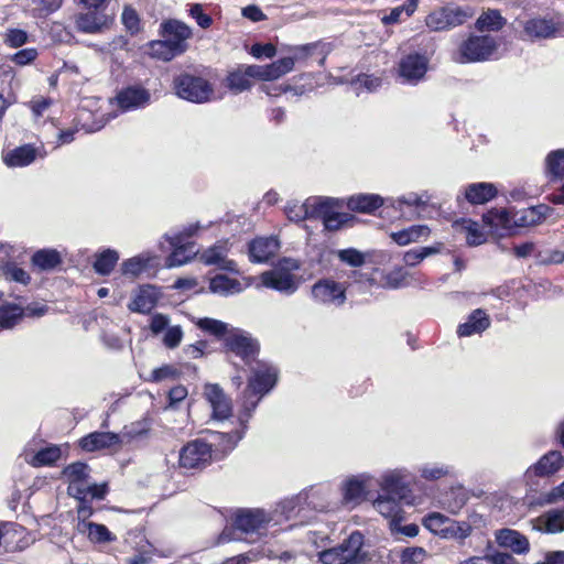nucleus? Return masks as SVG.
Wrapping results in <instances>:
<instances>
[{"label":"nucleus","instance_id":"f257e3e1","mask_svg":"<svg viewBox=\"0 0 564 564\" xmlns=\"http://www.w3.org/2000/svg\"><path fill=\"white\" fill-rule=\"evenodd\" d=\"M272 518L262 509H241L235 513L231 527H226L219 535V543L248 540L254 542L264 535Z\"/></svg>","mask_w":564,"mask_h":564},{"label":"nucleus","instance_id":"f03ea898","mask_svg":"<svg viewBox=\"0 0 564 564\" xmlns=\"http://www.w3.org/2000/svg\"><path fill=\"white\" fill-rule=\"evenodd\" d=\"M551 208L547 205L540 204L536 206L522 208L519 210L494 209L484 214L482 219L491 227H533L545 220Z\"/></svg>","mask_w":564,"mask_h":564},{"label":"nucleus","instance_id":"7ed1b4c3","mask_svg":"<svg viewBox=\"0 0 564 564\" xmlns=\"http://www.w3.org/2000/svg\"><path fill=\"white\" fill-rule=\"evenodd\" d=\"M175 95L193 104H205L213 99L214 87L198 68L183 70L173 78Z\"/></svg>","mask_w":564,"mask_h":564},{"label":"nucleus","instance_id":"20e7f679","mask_svg":"<svg viewBox=\"0 0 564 564\" xmlns=\"http://www.w3.org/2000/svg\"><path fill=\"white\" fill-rule=\"evenodd\" d=\"M299 269L300 263L297 260L284 258L272 269L262 272L260 280L262 285L268 289L284 295H292L300 286V280L294 273Z\"/></svg>","mask_w":564,"mask_h":564},{"label":"nucleus","instance_id":"39448f33","mask_svg":"<svg viewBox=\"0 0 564 564\" xmlns=\"http://www.w3.org/2000/svg\"><path fill=\"white\" fill-rule=\"evenodd\" d=\"M500 44L496 36L471 34L460 43L456 61L462 64L489 61L496 57Z\"/></svg>","mask_w":564,"mask_h":564},{"label":"nucleus","instance_id":"423d86ee","mask_svg":"<svg viewBox=\"0 0 564 564\" xmlns=\"http://www.w3.org/2000/svg\"><path fill=\"white\" fill-rule=\"evenodd\" d=\"M362 545L364 535L354 531L337 546L319 552L318 558L323 564H359L365 558Z\"/></svg>","mask_w":564,"mask_h":564},{"label":"nucleus","instance_id":"0eeeda50","mask_svg":"<svg viewBox=\"0 0 564 564\" xmlns=\"http://www.w3.org/2000/svg\"><path fill=\"white\" fill-rule=\"evenodd\" d=\"M198 224H191L182 230L165 235L166 240L173 247L172 253L166 258V267H181L197 256L198 249L189 239L197 232Z\"/></svg>","mask_w":564,"mask_h":564},{"label":"nucleus","instance_id":"6e6552de","mask_svg":"<svg viewBox=\"0 0 564 564\" xmlns=\"http://www.w3.org/2000/svg\"><path fill=\"white\" fill-rule=\"evenodd\" d=\"M473 15L474 10L470 7L449 3L431 11L425 18V25L433 32L449 31L463 25Z\"/></svg>","mask_w":564,"mask_h":564},{"label":"nucleus","instance_id":"1a4fd4ad","mask_svg":"<svg viewBox=\"0 0 564 564\" xmlns=\"http://www.w3.org/2000/svg\"><path fill=\"white\" fill-rule=\"evenodd\" d=\"M258 405V401H252L249 405L248 401L242 404V410L238 415L240 429L230 432H209L207 442H215L213 452L226 454L232 451L238 442L242 440L247 431V423L252 416Z\"/></svg>","mask_w":564,"mask_h":564},{"label":"nucleus","instance_id":"9d476101","mask_svg":"<svg viewBox=\"0 0 564 564\" xmlns=\"http://www.w3.org/2000/svg\"><path fill=\"white\" fill-rule=\"evenodd\" d=\"M253 375L249 379L247 390L245 391V401L250 404L270 392L276 383L278 370L274 366L258 361L253 368Z\"/></svg>","mask_w":564,"mask_h":564},{"label":"nucleus","instance_id":"9b49d317","mask_svg":"<svg viewBox=\"0 0 564 564\" xmlns=\"http://www.w3.org/2000/svg\"><path fill=\"white\" fill-rule=\"evenodd\" d=\"M225 346L228 351L241 358L246 365L256 360L259 352V343L251 334L240 328H231L225 337Z\"/></svg>","mask_w":564,"mask_h":564},{"label":"nucleus","instance_id":"f8f14e48","mask_svg":"<svg viewBox=\"0 0 564 564\" xmlns=\"http://www.w3.org/2000/svg\"><path fill=\"white\" fill-rule=\"evenodd\" d=\"M215 442L197 438L188 442L180 452V466L186 469L204 468L209 464Z\"/></svg>","mask_w":564,"mask_h":564},{"label":"nucleus","instance_id":"ddd939ff","mask_svg":"<svg viewBox=\"0 0 564 564\" xmlns=\"http://www.w3.org/2000/svg\"><path fill=\"white\" fill-rule=\"evenodd\" d=\"M376 486L377 479L369 474L348 478L341 486L344 502L351 506L361 503Z\"/></svg>","mask_w":564,"mask_h":564},{"label":"nucleus","instance_id":"4468645a","mask_svg":"<svg viewBox=\"0 0 564 564\" xmlns=\"http://www.w3.org/2000/svg\"><path fill=\"white\" fill-rule=\"evenodd\" d=\"M339 200L330 197H321L315 219H322L325 229L330 231L339 230L340 228L350 225L354 216L348 213H339L334 208L338 206Z\"/></svg>","mask_w":564,"mask_h":564},{"label":"nucleus","instance_id":"2eb2a0df","mask_svg":"<svg viewBox=\"0 0 564 564\" xmlns=\"http://www.w3.org/2000/svg\"><path fill=\"white\" fill-rule=\"evenodd\" d=\"M312 297L323 305L341 306L346 301V289L335 280L322 279L313 284Z\"/></svg>","mask_w":564,"mask_h":564},{"label":"nucleus","instance_id":"dca6fc26","mask_svg":"<svg viewBox=\"0 0 564 564\" xmlns=\"http://www.w3.org/2000/svg\"><path fill=\"white\" fill-rule=\"evenodd\" d=\"M411 482V474L406 468H397L387 470L380 478L377 479V485L388 495L403 499L409 492Z\"/></svg>","mask_w":564,"mask_h":564},{"label":"nucleus","instance_id":"f3484780","mask_svg":"<svg viewBox=\"0 0 564 564\" xmlns=\"http://www.w3.org/2000/svg\"><path fill=\"white\" fill-rule=\"evenodd\" d=\"M429 58L424 54L416 52L404 55L399 62V75L404 82L416 84L426 74Z\"/></svg>","mask_w":564,"mask_h":564},{"label":"nucleus","instance_id":"a211bd4d","mask_svg":"<svg viewBox=\"0 0 564 564\" xmlns=\"http://www.w3.org/2000/svg\"><path fill=\"white\" fill-rule=\"evenodd\" d=\"M560 24L553 19L531 18L523 22L522 39L529 41H541L556 37Z\"/></svg>","mask_w":564,"mask_h":564},{"label":"nucleus","instance_id":"6ab92c4d","mask_svg":"<svg viewBox=\"0 0 564 564\" xmlns=\"http://www.w3.org/2000/svg\"><path fill=\"white\" fill-rule=\"evenodd\" d=\"M162 35L172 43L176 52L183 54L188 48L187 40L193 36L191 26L180 20L171 19L161 24Z\"/></svg>","mask_w":564,"mask_h":564},{"label":"nucleus","instance_id":"aec40b11","mask_svg":"<svg viewBox=\"0 0 564 564\" xmlns=\"http://www.w3.org/2000/svg\"><path fill=\"white\" fill-rule=\"evenodd\" d=\"M288 52L292 54L291 57L294 58V63L314 59L319 66H323L326 57L332 52V44L317 41L303 45L289 46Z\"/></svg>","mask_w":564,"mask_h":564},{"label":"nucleus","instance_id":"412c9836","mask_svg":"<svg viewBox=\"0 0 564 564\" xmlns=\"http://www.w3.org/2000/svg\"><path fill=\"white\" fill-rule=\"evenodd\" d=\"M150 98L148 89L141 86H129L118 91L115 100L121 111H131L145 107Z\"/></svg>","mask_w":564,"mask_h":564},{"label":"nucleus","instance_id":"4be33fe9","mask_svg":"<svg viewBox=\"0 0 564 564\" xmlns=\"http://www.w3.org/2000/svg\"><path fill=\"white\" fill-rule=\"evenodd\" d=\"M280 248L279 240L273 237H258L249 242V260L253 263H264L275 256Z\"/></svg>","mask_w":564,"mask_h":564},{"label":"nucleus","instance_id":"5701e85b","mask_svg":"<svg viewBox=\"0 0 564 564\" xmlns=\"http://www.w3.org/2000/svg\"><path fill=\"white\" fill-rule=\"evenodd\" d=\"M564 464V457L558 451H551L543 455L533 466L525 471V478L531 480L533 476L546 477L555 474Z\"/></svg>","mask_w":564,"mask_h":564},{"label":"nucleus","instance_id":"b1692460","mask_svg":"<svg viewBox=\"0 0 564 564\" xmlns=\"http://www.w3.org/2000/svg\"><path fill=\"white\" fill-rule=\"evenodd\" d=\"M250 68H256V65H239L228 72L224 85L235 95L251 89L252 79H257V75L251 74Z\"/></svg>","mask_w":564,"mask_h":564},{"label":"nucleus","instance_id":"393cba45","mask_svg":"<svg viewBox=\"0 0 564 564\" xmlns=\"http://www.w3.org/2000/svg\"><path fill=\"white\" fill-rule=\"evenodd\" d=\"M293 67L294 58L286 56L268 65H256V68H250V72L257 75L259 80L271 82L290 73Z\"/></svg>","mask_w":564,"mask_h":564},{"label":"nucleus","instance_id":"a878e982","mask_svg":"<svg viewBox=\"0 0 564 564\" xmlns=\"http://www.w3.org/2000/svg\"><path fill=\"white\" fill-rule=\"evenodd\" d=\"M228 250L226 245L216 243L206 249L199 260L206 265H217L220 270L228 272H238L237 263L227 258Z\"/></svg>","mask_w":564,"mask_h":564},{"label":"nucleus","instance_id":"bb28decb","mask_svg":"<svg viewBox=\"0 0 564 564\" xmlns=\"http://www.w3.org/2000/svg\"><path fill=\"white\" fill-rule=\"evenodd\" d=\"M205 395L213 409V416L218 420L227 419L231 414V403L218 384H207Z\"/></svg>","mask_w":564,"mask_h":564},{"label":"nucleus","instance_id":"cd10ccee","mask_svg":"<svg viewBox=\"0 0 564 564\" xmlns=\"http://www.w3.org/2000/svg\"><path fill=\"white\" fill-rule=\"evenodd\" d=\"M121 443V436L112 432H93L79 441L80 447L86 452L110 448Z\"/></svg>","mask_w":564,"mask_h":564},{"label":"nucleus","instance_id":"c85d7f7f","mask_svg":"<svg viewBox=\"0 0 564 564\" xmlns=\"http://www.w3.org/2000/svg\"><path fill=\"white\" fill-rule=\"evenodd\" d=\"M321 197H310L304 203L290 200L285 206V215L291 221H302L305 219H315L316 210Z\"/></svg>","mask_w":564,"mask_h":564},{"label":"nucleus","instance_id":"c756f323","mask_svg":"<svg viewBox=\"0 0 564 564\" xmlns=\"http://www.w3.org/2000/svg\"><path fill=\"white\" fill-rule=\"evenodd\" d=\"M534 529L547 534L564 532V509L555 508L543 512L534 520Z\"/></svg>","mask_w":564,"mask_h":564},{"label":"nucleus","instance_id":"7c9ffc66","mask_svg":"<svg viewBox=\"0 0 564 564\" xmlns=\"http://www.w3.org/2000/svg\"><path fill=\"white\" fill-rule=\"evenodd\" d=\"M496 541L517 554H525L530 550L529 540L521 533L511 529H501L496 532Z\"/></svg>","mask_w":564,"mask_h":564},{"label":"nucleus","instance_id":"2f4dec72","mask_svg":"<svg viewBox=\"0 0 564 564\" xmlns=\"http://www.w3.org/2000/svg\"><path fill=\"white\" fill-rule=\"evenodd\" d=\"M489 326L488 314L484 310L477 308L469 314L465 323L458 326L457 334L459 337H468L485 332Z\"/></svg>","mask_w":564,"mask_h":564},{"label":"nucleus","instance_id":"473e14b6","mask_svg":"<svg viewBox=\"0 0 564 564\" xmlns=\"http://www.w3.org/2000/svg\"><path fill=\"white\" fill-rule=\"evenodd\" d=\"M497 188L491 183H471L464 189L465 199L471 205H482L497 195Z\"/></svg>","mask_w":564,"mask_h":564},{"label":"nucleus","instance_id":"72a5a7b5","mask_svg":"<svg viewBox=\"0 0 564 564\" xmlns=\"http://www.w3.org/2000/svg\"><path fill=\"white\" fill-rule=\"evenodd\" d=\"M384 204V199L378 194H357L348 197V209L356 213L371 214Z\"/></svg>","mask_w":564,"mask_h":564},{"label":"nucleus","instance_id":"f704fd0d","mask_svg":"<svg viewBox=\"0 0 564 564\" xmlns=\"http://www.w3.org/2000/svg\"><path fill=\"white\" fill-rule=\"evenodd\" d=\"M75 25L83 33L95 34L107 25V15L100 10L79 13L76 15Z\"/></svg>","mask_w":564,"mask_h":564},{"label":"nucleus","instance_id":"c9c22d12","mask_svg":"<svg viewBox=\"0 0 564 564\" xmlns=\"http://www.w3.org/2000/svg\"><path fill=\"white\" fill-rule=\"evenodd\" d=\"M159 300L158 291L151 285L143 286L134 295L128 307L132 312L147 314L152 311Z\"/></svg>","mask_w":564,"mask_h":564},{"label":"nucleus","instance_id":"e433bc0d","mask_svg":"<svg viewBox=\"0 0 564 564\" xmlns=\"http://www.w3.org/2000/svg\"><path fill=\"white\" fill-rule=\"evenodd\" d=\"M89 473V466L83 462H76L66 466L63 470V475L68 479V492L73 495L82 494L80 486L86 481Z\"/></svg>","mask_w":564,"mask_h":564},{"label":"nucleus","instance_id":"4c0bfd02","mask_svg":"<svg viewBox=\"0 0 564 564\" xmlns=\"http://www.w3.org/2000/svg\"><path fill=\"white\" fill-rule=\"evenodd\" d=\"M78 532L86 534L89 541L93 543H108L116 540V536L108 530L104 524L90 522V521H78Z\"/></svg>","mask_w":564,"mask_h":564},{"label":"nucleus","instance_id":"58836bf2","mask_svg":"<svg viewBox=\"0 0 564 564\" xmlns=\"http://www.w3.org/2000/svg\"><path fill=\"white\" fill-rule=\"evenodd\" d=\"M209 290L214 294L228 296L241 293L243 286L237 279L229 278L226 274H216L209 280Z\"/></svg>","mask_w":564,"mask_h":564},{"label":"nucleus","instance_id":"ea45409f","mask_svg":"<svg viewBox=\"0 0 564 564\" xmlns=\"http://www.w3.org/2000/svg\"><path fill=\"white\" fill-rule=\"evenodd\" d=\"M480 518L481 517L477 513H473L469 516V521L449 520L445 529L444 538L454 539L459 543H463L473 532L471 523H476Z\"/></svg>","mask_w":564,"mask_h":564},{"label":"nucleus","instance_id":"a19ab883","mask_svg":"<svg viewBox=\"0 0 564 564\" xmlns=\"http://www.w3.org/2000/svg\"><path fill=\"white\" fill-rule=\"evenodd\" d=\"M314 491L310 492H301L295 497L284 500L281 505V513L286 519H295L301 517L302 511L304 510L303 505L306 503L308 506L312 505V498L314 497Z\"/></svg>","mask_w":564,"mask_h":564},{"label":"nucleus","instance_id":"79ce46f5","mask_svg":"<svg viewBox=\"0 0 564 564\" xmlns=\"http://www.w3.org/2000/svg\"><path fill=\"white\" fill-rule=\"evenodd\" d=\"M469 500V494L463 486H455L449 489L443 498L442 505L452 514H457Z\"/></svg>","mask_w":564,"mask_h":564},{"label":"nucleus","instance_id":"37998d69","mask_svg":"<svg viewBox=\"0 0 564 564\" xmlns=\"http://www.w3.org/2000/svg\"><path fill=\"white\" fill-rule=\"evenodd\" d=\"M507 23L499 10L489 9L484 11L476 20L475 28L479 32H498Z\"/></svg>","mask_w":564,"mask_h":564},{"label":"nucleus","instance_id":"c03bdc74","mask_svg":"<svg viewBox=\"0 0 564 564\" xmlns=\"http://www.w3.org/2000/svg\"><path fill=\"white\" fill-rule=\"evenodd\" d=\"M431 234V230L425 225H413L409 228L395 231L391 234V238L394 242L400 246H405L411 242L419 241L421 238L426 239Z\"/></svg>","mask_w":564,"mask_h":564},{"label":"nucleus","instance_id":"a18cd8bd","mask_svg":"<svg viewBox=\"0 0 564 564\" xmlns=\"http://www.w3.org/2000/svg\"><path fill=\"white\" fill-rule=\"evenodd\" d=\"M24 9L33 18H45L57 11L63 0H21Z\"/></svg>","mask_w":564,"mask_h":564},{"label":"nucleus","instance_id":"49530a36","mask_svg":"<svg viewBox=\"0 0 564 564\" xmlns=\"http://www.w3.org/2000/svg\"><path fill=\"white\" fill-rule=\"evenodd\" d=\"M36 154V148L31 144H24L9 152L4 158V162L8 166H26L35 160Z\"/></svg>","mask_w":564,"mask_h":564},{"label":"nucleus","instance_id":"de8ad7c7","mask_svg":"<svg viewBox=\"0 0 564 564\" xmlns=\"http://www.w3.org/2000/svg\"><path fill=\"white\" fill-rule=\"evenodd\" d=\"M62 262V257L55 249H42L32 257V263L40 270L50 271Z\"/></svg>","mask_w":564,"mask_h":564},{"label":"nucleus","instance_id":"09e8293b","mask_svg":"<svg viewBox=\"0 0 564 564\" xmlns=\"http://www.w3.org/2000/svg\"><path fill=\"white\" fill-rule=\"evenodd\" d=\"M153 258L147 254L132 257L121 264L123 275L137 276L152 267Z\"/></svg>","mask_w":564,"mask_h":564},{"label":"nucleus","instance_id":"8fccbe9b","mask_svg":"<svg viewBox=\"0 0 564 564\" xmlns=\"http://www.w3.org/2000/svg\"><path fill=\"white\" fill-rule=\"evenodd\" d=\"M421 477L427 481H436L444 477L453 476V467L440 463H426L419 467Z\"/></svg>","mask_w":564,"mask_h":564},{"label":"nucleus","instance_id":"3c124183","mask_svg":"<svg viewBox=\"0 0 564 564\" xmlns=\"http://www.w3.org/2000/svg\"><path fill=\"white\" fill-rule=\"evenodd\" d=\"M148 54L153 58L162 59L164 62H169L175 56L181 55L174 50L172 43L165 37L164 40H155L149 42Z\"/></svg>","mask_w":564,"mask_h":564},{"label":"nucleus","instance_id":"603ef678","mask_svg":"<svg viewBox=\"0 0 564 564\" xmlns=\"http://www.w3.org/2000/svg\"><path fill=\"white\" fill-rule=\"evenodd\" d=\"M119 260V253L112 249H106L96 256L94 270L100 275H109Z\"/></svg>","mask_w":564,"mask_h":564},{"label":"nucleus","instance_id":"864d4df0","mask_svg":"<svg viewBox=\"0 0 564 564\" xmlns=\"http://www.w3.org/2000/svg\"><path fill=\"white\" fill-rule=\"evenodd\" d=\"M455 226L460 227L466 232L468 246H479L486 241L485 234L480 230L478 223L463 218L460 221H456Z\"/></svg>","mask_w":564,"mask_h":564},{"label":"nucleus","instance_id":"5fc2aeb1","mask_svg":"<svg viewBox=\"0 0 564 564\" xmlns=\"http://www.w3.org/2000/svg\"><path fill=\"white\" fill-rule=\"evenodd\" d=\"M375 509L386 518H395L400 511L401 506L398 501V497L388 495V496H379L373 501Z\"/></svg>","mask_w":564,"mask_h":564},{"label":"nucleus","instance_id":"6e6d98bb","mask_svg":"<svg viewBox=\"0 0 564 564\" xmlns=\"http://www.w3.org/2000/svg\"><path fill=\"white\" fill-rule=\"evenodd\" d=\"M23 316V308L17 304L0 306V330L12 328Z\"/></svg>","mask_w":564,"mask_h":564},{"label":"nucleus","instance_id":"4d7b16f0","mask_svg":"<svg viewBox=\"0 0 564 564\" xmlns=\"http://www.w3.org/2000/svg\"><path fill=\"white\" fill-rule=\"evenodd\" d=\"M196 325L199 329L218 338H225L231 329L227 323L210 317L198 318Z\"/></svg>","mask_w":564,"mask_h":564},{"label":"nucleus","instance_id":"13d9d810","mask_svg":"<svg viewBox=\"0 0 564 564\" xmlns=\"http://www.w3.org/2000/svg\"><path fill=\"white\" fill-rule=\"evenodd\" d=\"M417 3L419 0H408L404 4L393 8L389 14L383 15L381 22L384 25H390L400 22L403 13L411 17L415 12Z\"/></svg>","mask_w":564,"mask_h":564},{"label":"nucleus","instance_id":"bf43d9fd","mask_svg":"<svg viewBox=\"0 0 564 564\" xmlns=\"http://www.w3.org/2000/svg\"><path fill=\"white\" fill-rule=\"evenodd\" d=\"M335 253L340 262L352 268H360L366 262V254L356 248L339 249Z\"/></svg>","mask_w":564,"mask_h":564},{"label":"nucleus","instance_id":"052dcab7","mask_svg":"<svg viewBox=\"0 0 564 564\" xmlns=\"http://www.w3.org/2000/svg\"><path fill=\"white\" fill-rule=\"evenodd\" d=\"M61 457V448L57 446H48L40 449L32 458V465L35 467L51 466Z\"/></svg>","mask_w":564,"mask_h":564},{"label":"nucleus","instance_id":"680f3d73","mask_svg":"<svg viewBox=\"0 0 564 564\" xmlns=\"http://www.w3.org/2000/svg\"><path fill=\"white\" fill-rule=\"evenodd\" d=\"M449 518L446 516L438 513V512H432L425 516L423 520L424 527L430 530L431 532L435 534H440L444 538L445 535V529L446 525L449 522Z\"/></svg>","mask_w":564,"mask_h":564},{"label":"nucleus","instance_id":"e2e57ef3","mask_svg":"<svg viewBox=\"0 0 564 564\" xmlns=\"http://www.w3.org/2000/svg\"><path fill=\"white\" fill-rule=\"evenodd\" d=\"M546 169L554 177L564 176V150H556L547 155Z\"/></svg>","mask_w":564,"mask_h":564},{"label":"nucleus","instance_id":"0e129e2a","mask_svg":"<svg viewBox=\"0 0 564 564\" xmlns=\"http://www.w3.org/2000/svg\"><path fill=\"white\" fill-rule=\"evenodd\" d=\"M82 494L74 492L73 496L76 497L79 501L85 502L87 498L91 499H102L107 492V486L104 485H87L86 481L80 486Z\"/></svg>","mask_w":564,"mask_h":564},{"label":"nucleus","instance_id":"69168bd1","mask_svg":"<svg viewBox=\"0 0 564 564\" xmlns=\"http://www.w3.org/2000/svg\"><path fill=\"white\" fill-rule=\"evenodd\" d=\"M429 199H430V196L426 194L419 195L416 193H408V194L399 197L398 199L392 200V206L395 208H399V209H401L403 205L423 206V205L427 204Z\"/></svg>","mask_w":564,"mask_h":564},{"label":"nucleus","instance_id":"338daca9","mask_svg":"<svg viewBox=\"0 0 564 564\" xmlns=\"http://www.w3.org/2000/svg\"><path fill=\"white\" fill-rule=\"evenodd\" d=\"M121 20L126 29L135 34L140 31V18L137 11L130 6H126L122 11Z\"/></svg>","mask_w":564,"mask_h":564},{"label":"nucleus","instance_id":"774afa93","mask_svg":"<svg viewBox=\"0 0 564 564\" xmlns=\"http://www.w3.org/2000/svg\"><path fill=\"white\" fill-rule=\"evenodd\" d=\"M426 556L423 547H406L401 553L402 564H420Z\"/></svg>","mask_w":564,"mask_h":564}]
</instances>
